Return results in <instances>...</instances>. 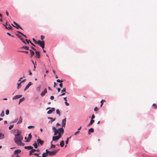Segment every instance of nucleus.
Masks as SVG:
<instances>
[{
	"label": "nucleus",
	"mask_w": 157,
	"mask_h": 157,
	"mask_svg": "<svg viewBox=\"0 0 157 157\" xmlns=\"http://www.w3.org/2000/svg\"><path fill=\"white\" fill-rule=\"evenodd\" d=\"M25 40L28 44H29V42L30 43V42H31L30 40H28L27 39H25Z\"/></svg>",
	"instance_id": "obj_40"
},
{
	"label": "nucleus",
	"mask_w": 157,
	"mask_h": 157,
	"mask_svg": "<svg viewBox=\"0 0 157 157\" xmlns=\"http://www.w3.org/2000/svg\"><path fill=\"white\" fill-rule=\"evenodd\" d=\"M47 93V90L46 88H45L44 91L41 93V95L42 97L44 96L45 94Z\"/></svg>",
	"instance_id": "obj_11"
},
{
	"label": "nucleus",
	"mask_w": 157,
	"mask_h": 157,
	"mask_svg": "<svg viewBox=\"0 0 157 157\" xmlns=\"http://www.w3.org/2000/svg\"><path fill=\"white\" fill-rule=\"evenodd\" d=\"M94 129L93 128H90V129H89V130H88V132H89L88 133L89 134L90 132H94Z\"/></svg>",
	"instance_id": "obj_22"
},
{
	"label": "nucleus",
	"mask_w": 157,
	"mask_h": 157,
	"mask_svg": "<svg viewBox=\"0 0 157 157\" xmlns=\"http://www.w3.org/2000/svg\"><path fill=\"white\" fill-rule=\"evenodd\" d=\"M29 74L30 75H32V73L31 71L30 70H29Z\"/></svg>",
	"instance_id": "obj_50"
},
{
	"label": "nucleus",
	"mask_w": 157,
	"mask_h": 157,
	"mask_svg": "<svg viewBox=\"0 0 157 157\" xmlns=\"http://www.w3.org/2000/svg\"><path fill=\"white\" fill-rule=\"evenodd\" d=\"M57 82H63V80H60L59 79H57L56 80Z\"/></svg>",
	"instance_id": "obj_39"
},
{
	"label": "nucleus",
	"mask_w": 157,
	"mask_h": 157,
	"mask_svg": "<svg viewBox=\"0 0 157 157\" xmlns=\"http://www.w3.org/2000/svg\"><path fill=\"white\" fill-rule=\"evenodd\" d=\"M36 151V150L34 149L33 148V149H31V150L30 151V152L33 153L35 152Z\"/></svg>",
	"instance_id": "obj_33"
},
{
	"label": "nucleus",
	"mask_w": 157,
	"mask_h": 157,
	"mask_svg": "<svg viewBox=\"0 0 157 157\" xmlns=\"http://www.w3.org/2000/svg\"><path fill=\"white\" fill-rule=\"evenodd\" d=\"M23 139L22 136H15L14 139L15 142L18 145H20L21 144V141Z\"/></svg>",
	"instance_id": "obj_1"
},
{
	"label": "nucleus",
	"mask_w": 157,
	"mask_h": 157,
	"mask_svg": "<svg viewBox=\"0 0 157 157\" xmlns=\"http://www.w3.org/2000/svg\"><path fill=\"white\" fill-rule=\"evenodd\" d=\"M54 87H56V86L57 85V84H56V82H54Z\"/></svg>",
	"instance_id": "obj_64"
},
{
	"label": "nucleus",
	"mask_w": 157,
	"mask_h": 157,
	"mask_svg": "<svg viewBox=\"0 0 157 157\" xmlns=\"http://www.w3.org/2000/svg\"><path fill=\"white\" fill-rule=\"evenodd\" d=\"M4 138V135L1 133H0V139H3Z\"/></svg>",
	"instance_id": "obj_20"
},
{
	"label": "nucleus",
	"mask_w": 157,
	"mask_h": 157,
	"mask_svg": "<svg viewBox=\"0 0 157 157\" xmlns=\"http://www.w3.org/2000/svg\"><path fill=\"white\" fill-rule=\"evenodd\" d=\"M29 86L28 85H27L26 86L25 89H24V91H25L26 90H27L29 87Z\"/></svg>",
	"instance_id": "obj_35"
},
{
	"label": "nucleus",
	"mask_w": 157,
	"mask_h": 157,
	"mask_svg": "<svg viewBox=\"0 0 157 157\" xmlns=\"http://www.w3.org/2000/svg\"><path fill=\"white\" fill-rule=\"evenodd\" d=\"M24 100V98H21L20 99L19 101V104H20V103H21V102H22V101H23Z\"/></svg>",
	"instance_id": "obj_26"
},
{
	"label": "nucleus",
	"mask_w": 157,
	"mask_h": 157,
	"mask_svg": "<svg viewBox=\"0 0 157 157\" xmlns=\"http://www.w3.org/2000/svg\"><path fill=\"white\" fill-rule=\"evenodd\" d=\"M36 57L38 58H40V53L39 51H36Z\"/></svg>",
	"instance_id": "obj_15"
},
{
	"label": "nucleus",
	"mask_w": 157,
	"mask_h": 157,
	"mask_svg": "<svg viewBox=\"0 0 157 157\" xmlns=\"http://www.w3.org/2000/svg\"><path fill=\"white\" fill-rule=\"evenodd\" d=\"M58 130L59 131V132H58V133L59 134L58 135H61V134L62 133H63L64 132V129L63 128H59L58 129Z\"/></svg>",
	"instance_id": "obj_6"
},
{
	"label": "nucleus",
	"mask_w": 157,
	"mask_h": 157,
	"mask_svg": "<svg viewBox=\"0 0 157 157\" xmlns=\"http://www.w3.org/2000/svg\"><path fill=\"white\" fill-rule=\"evenodd\" d=\"M66 89L65 88H63L62 90H61V92H65L66 91Z\"/></svg>",
	"instance_id": "obj_47"
},
{
	"label": "nucleus",
	"mask_w": 157,
	"mask_h": 157,
	"mask_svg": "<svg viewBox=\"0 0 157 157\" xmlns=\"http://www.w3.org/2000/svg\"><path fill=\"white\" fill-rule=\"evenodd\" d=\"M34 147L35 148H36L38 147V145L36 144V142H34V144H33V145Z\"/></svg>",
	"instance_id": "obj_25"
},
{
	"label": "nucleus",
	"mask_w": 157,
	"mask_h": 157,
	"mask_svg": "<svg viewBox=\"0 0 157 157\" xmlns=\"http://www.w3.org/2000/svg\"><path fill=\"white\" fill-rule=\"evenodd\" d=\"M30 52V54L31 55V57H33L34 54V52L31 49L29 50Z\"/></svg>",
	"instance_id": "obj_19"
},
{
	"label": "nucleus",
	"mask_w": 157,
	"mask_h": 157,
	"mask_svg": "<svg viewBox=\"0 0 157 157\" xmlns=\"http://www.w3.org/2000/svg\"><path fill=\"white\" fill-rule=\"evenodd\" d=\"M61 137V136L58 135V136H54L52 138V140L53 141H56L58 140Z\"/></svg>",
	"instance_id": "obj_3"
},
{
	"label": "nucleus",
	"mask_w": 157,
	"mask_h": 157,
	"mask_svg": "<svg viewBox=\"0 0 157 157\" xmlns=\"http://www.w3.org/2000/svg\"><path fill=\"white\" fill-rule=\"evenodd\" d=\"M17 35L19 37V38H20V39L22 41V42L24 40L22 37H21L20 36H19L18 35Z\"/></svg>",
	"instance_id": "obj_43"
},
{
	"label": "nucleus",
	"mask_w": 157,
	"mask_h": 157,
	"mask_svg": "<svg viewBox=\"0 0 157 157\" xmlns=\"http://www.w3.org/2000/svg\"><path fill=\"white\" fill-rule=\"evenodd\" d=\"M32 40L35 43H36V42H37V41H36L34 38H33Z\"/></svg>",
	"instance_id": "obj_59"
},
{
	"label": "nucleus",
	"mask_w": 157,
	"mask_h": 157,
	"mask_svg": "<svg viewBox=\"0 0 157 157\" xmlns=\"http://www.w3.org/2000/svg\"><path fill=\"white\" fill-rule=\"evenodd\" d=\"M33 84V83L31 82H29L28 84V85L29 86H31V85H32Z\"/></svg>",
	"instance_id": "obj_52"
},
{
	"label": "nucleus",
	"mask_w": 157,
	"mask_h": 157,
	"mask_svg": "<svg viewBox=\"0 0 157 157\" xmlns=\"http://www.w3.org/2000/svg\"><path fill=\"white\" fill-rule=\"evenodd\" d=\"M7 35H8L9 36H11L12 37H14V36L12 35L11 34H10V33H7Z\"/></svg>",
	"instance_id": "obj_38"
},
{
	"label": "nucleus",
	"mask_w": 157,
	"mask_h": 157,
	"mask_svg": "<svg viewBox=\"0 0 157 157\" xmlns=\"http://www.w3.org/2000/svg\"><path fill=\"white\" fill-rule=\"evenodd\" d=\"M98 108L97 107H96L94 108V111L95 112H96L97 110H98Z\"/></svg>",
	"instance_id": "obj_46"
},
{
	"label": "nucleus",
	"mask_w": 157,
	"mask_h": 157,
	"mask_svg": "<svg viewBox=\"0 0 157 157\" xmlns=\"http://www.w3.org/2000/svg\"><path fill=\"white\" fill-rule=\"evenodd\" d=\"M9 110H7L6 111V114L7 115H8L9 114Z\"/></svg>",
	"instance_id": "obj_44"
},
{
	"label": "nucleus",
	"mask_w": 157,
	"mask_h": 157,
	"mask_svg": "<svg viewBox=\"0 0 157 157\" xmlns=\"http://www.w3.org/2000/svg\"><path fill=\"white\" fill-rule=\"evenodd\" d=\"M4 111L3 110L2 111V112L0 114V116L1 117H3L4 116Z\"/></svg>",
	"instance_id": "obj_29"
},
{
	"label": "nucleus",
	"mask_w": 157,
	"mask_h": 157,
	"mask_svg": "<svg viewBox=\"0 0 157 157\" xmlns=\"http://www.w3.org/2000/svg\"><path fill=\"white\" fill-rule=\"evenodd\" d=\"M25 148L28 149V150H31L33 149V147L31 146H25L24 147Z\"/></svg>",
	"instance_id": "obj_17"
},
{
	"label": "nucleus",
	"mask_w": 157,
	"mask_h": 157,
	"mask_svg": "<svg viewBox=\"0 0 157 157\" xmlns=\"http://www.w3.org/2000/svg\"><path fill=\"white\" fill-rule=\"evenodd\" d=\"M22 96V95H17L15 96H14V97L13 98V99L14 100L15 99H17V98H19L21 97Z\"/></svg>",
	"instance_id": "obj_12"
},
{
	"label": "nucleus",
	"mask_w": 157,
	"mask_h": 157,
	"mask_svg": "<svg viewBox=\"0 0 157 157\" xmlns=\"http://www.w3.org/2000/svg\"><path fill=\"white\" fill-rule=\"evenodd\" d=\"M37 142L38 145L39 146V144H40L41 145H42L44 143V141L40 139H38L37 140Z\"/></svg>",
	"instance_id": "obj_4"
},
{
	"label": "nucleus",
	"mask_w": 157,
	"mask_h": 157,
	"mask_svg": "<svg viewBox=\"0 0 157 157\" xmlns=\"http://www.w3.org/2000/svg\"><path fill=\"white\" fill-rule=\"evenodd\" d=\"M54 97L53 96H52L50 97V99L51 100H53L54 99Z\"/></svg>",
	"instance_id": "obj_60"
},
{
	"label": "nucleus",
	"mask_w": 157,
	"mask_h": 157,
	"mask_svg": "<svg viewBox=\"0 0 157 157\" xmlns=\"http://www.w3.org/2000/svg\"><path fill=\"white\" fill-rule=\"evenodd\" d=\"M13 125H10L9 127V129H10V130H11L13 127Z\"/></svg>",
	"instance_id": "obj_37"
},
{
	"label": "nucleus",
	"mask_w": 157,
	"mask_h": 157,
	"mask_svg": "<svg viewBox=\"0 0 157 157\" xmlns=\"http://www.w3.org/2000/svg\"><path fill=\"white\" fill-rule=\"evenodd\" d=\"M59 150V149H57L53 151H49V155H55L58 152V151Z\"/></svg>",
	"instance_id": "obj_2"
},
{
	"label": "nucleus",
	"mask_w": 157,
	"mask_h": 157,
	"mask_svg": "<svg viewBox=\"0 0 157 157\" xmlns=\"http://www.w3.org/2000/svg\"><path fill=\"white\" fill-rule=\"evenodd\" d=\"M40 154V153L39 154L38 153H34L33 154V155L35 156H38Z\"/></svg>",
	"instance_id": "obj_54"
},
{
	"label": "nucleus",
	"mask_w": 157,
	"mask_h": 157,
	"mask_svg": "<svg viewBox=\"0 0 157 157\" xmlns=\"http://www.w3.org/2000/svg\"><path fill=\"white\" fill-rule=\"evenodd\" d=\"M16 131H17V134L16 135H15V136H22L21 135V131L18 130H16Z\"/></svg>",
	"instance_id": "obj_13"
},
{
	"label": "nucleus",
	"mask_w": 157,
	"mask_h": 157,
	"mask_svg": "<svg viewBox=\"0 0 157 157\" xmlns=\"http://www.w3.org/2000/svg\"><path fill=\"white\" fill-rule=\"evenodd\" d=\"M152 106L153 107H154V108L155 109H156L157 108V105H156V104H153L152 105Z\"/></svg>",
	"instance_id": "obj_32"
},
{
	"label": "nucleus",
	"mask_w": 157,
	"mask_h": 157,
	"mask_svg": "<svg viewBox=\"0 0 157 157\" xmlns=\"http://www.w3.org/2000/svg\"><path fill=\"white\" fill-rule=\"evenodd\" d=\"M34 126H29L28 127V128H29V129H30L31 128H34Z\"/></svg>",
	"instance_id": "obj_51"
},
{
	"label": "nucleus",
	"mask_w": 157,
	"mask_h": 157,
	"mask_svg": "<svg viewBox=\"0 0 157 157\" xmlns=\"http://www.w3.org/2000/svg\"><path fill=\"white\" fill-rule=\"evenodd\" d=\"M46 152H45V153H46V154H49V151H48V149H46Z\"/></svg>",
	"instance_id": "obj_57"
},
{
	"label": "nucleus",
	"mask_w": 157,
	"mask_h": 157,
	"mask_svg": "<svg viewBox=\"0 0 157 157\" xmlns=\"http://www.w3.org/2000/svg\"><path fill=\"white\" fill-rule=\"evenodd\" d=\"M21 82L18 83V86L17 87V89H19V88L21 86Z\"/></svg>",
	"instance_id": "obj_41"
},
{
	"label": "nucleus",
	"mask_w": 157,
	"mask_h": 157,
	"mask_svg": "<svg viewBox=\"0 0 157 157\" xmlns=\"http://www.w3.org/2000/svg\"><path fill=\"white\" fill-rule=\"evenodd\" d=\"M30 44L33 46L35 47V45L33 43H32L31 42H30Z\"/></svg>",
	"instance_id": "obj_63"
},
{
	"label": "nucleus",
	"mask_w": 157,
	"mask_h": 157,
	"mask_svg": "<svg viewBox=\"0 0 157 157\" xmlns=\"http://www.w3.org/2000/svg\"><path fill=\"white\" fill-rule=\"evenodd\" d=\"M22 48H24V49H25L26 50H29V47L28 46H23L22 47Z\"/></svg>",
	"instance_id": "obj_21"
},
{
	"label": "nucleus",
	"mask_w": 157,
	"mask_h": 157,
	"mask_svg": "<svg viewBox=\"0 0 157 157\" xmlns=\"http://www.w3.org/2000/svg\"><path fill=\"white\" fill-rule=\"evenodd\" d=\"M19 52H25V53H26V54H28L29 53L27 51H19Z\"/></svg>",
	"instance_id": "obj_34"
},
{
	"label": "nucleus",
	"mask_w": 157,
	"mask_h": 157,
	"mask_svg": "<svg viewBox=\"0 0 157 157\" xmlns=\"http://www.w3.org/2000/svg\"><path fill=\"white\" fill-rule=\"evenodd\" d=\"M52 128H53L54 132L55 131L57 130V129L55 127H52Z\"/></svg>",
	"instance_id": "obj_48"
},
{
	"label": "nucleus",
	"mask_w": 157,
	"mask_h": 157,
	"mask_svg": "<svg viewBox=\"0 0 157 157\" xmlns=\"http://www.w3.org/2000/svg\"><path fill=\"white\" fill-rule=\"evenodd\" d=\"M22 118L21 117H20L19 121L17 122V124H19L21 123L22 122Z\"/></svg>",
	"instance_id": "obj_24"
},
{
	"label": "nucleus",
	"mask_w": 157,
	"mask_h": 157,
	"mask_svg": "<svg viewBox=\"0 0 157 157\" xmlns=\"http://www.w3.org/2000/svg\"><path fill=\"white\" fill-rule=\"evenodd\" d=\"M40 86L37 87L36 88V90H37V91H38L39 92L40 91Z\"/></svg>",
	"instance_id": "obj_45"
},
{
	"label": "nucleus",
	"mask_w": 157,
	"mask_h": 157,
	"mask_svg": "<svg viewBox=\"0 0 157 157\" xmlns=\"http://www.w3.org/2000/svg\"><path fill=\"white\" fill-rule=\"evenodd\" d=\"M4 25L6 29H13V28L10 25H9L8 26H7L8 25L7 22H6V25Z\"/></svg>",
	"instance_id": "obj_7"
},
{
	"label": "nucleus",
	"mask_w": 157,
	"mask_h": 157,
	"mask_svg": "<svg viewBox=\"0 0 157 157\" xmlns=\"http://www.w3.org/2000/svg\"><path fill=\"white\" fill-rule=\"evenodd\" d=\"M58 133V130L54 131V135L56 136V135H57V133Z\"/></svg>",
	"instance_id": "obj_36"
},
{
	"label": "nucleus",
	"mask_w": 157,
	"mask_h": 157,
	"mask_svg": "<svg viewBox=\"0 0 157 157\" xmlns=\"http://www.w3.org/2000/svg\"><path fill=\"white\" fill-rule=\"evenodd\" d=\"M105 101V100H102L101 101V104H103V101Z\"/></svg>",
	"instance_id": "obj_61"
},
{
	"label": "nucleus",
	"mask_w": 157,
	"mask_h": 157,
	"mask_svg": "<svg viewBox=\"0 0 157 157\" xmlns=\"http://www.w3.org/2000/svg\"><path fill=\"white\" fill-rule=\"evenodd\" d=\"M39 45L40 47H41L42 49H43L44 47V40L42 41H41V42L40 43Z\"/></svg>",
	"instance_id": "obj_9"
},
{
	"label": "nucleus",
	"mask_w": 157,
	"mask_h": 157,
	"mask_svg": "<svg viewBox=\"0 0 157 157\" xmlns=\"http://www.w3.org/2000/svg\"><path fill=\"white\" fill-rule=\"evenodd\" d=\"M21 151L20 149H17V150H15L14 151V153L15 154H18V153H20Z\"/></svg>",
	"instance_id": "obj_16"
},
{
	"label": "nucleus",
	"mask_w": 157,
	"mask_h": 157,
	"mask_svg": "<svg viewBox=\"0 0 157 157\" xmlns=\"http://www.w3.org/2000/svg\"><path fill=\"white\" fill-rule=\"evenodd\" d=\"M48 118L49 119H50L51 120L52 122L54 121L55 120L56 118H52L51 117H48Z\"/></svg>",
	"instance_id": "obj_30"
},
{
	"label": "nucleus",
	"mask_w": 157,
	"mask_h": 157,
	"mask_svg": "<svg viewBox=\"0 0 157 157\" xmlns=\"http://www.w3.org/2000/svg\"><path fill=\"white\" fill-rule=\"evenodd\" d=\"M42 41L40 40H39L38 41H37V42H36V44H38V45Z\"/></svg>",
	"instance_id": "obj_42"
},
{
	"label": "nucleus",
	"mask_w": 157,
	"mask_h": 157,
	"mask_svg": "<svg viewBox=\"0 0 157 157\" xmlns=\"http://www.w3.org/2000/svg\"><path fill=\"white\" fill-rule=\"evenodd\" d=\"M31 48L33 49V50H34V51H36V49L35 48H34L33 47H31Z\"/></svg>",
	"instance_id": "obj_62"
},
{
	"label": "nucleus",
	"mask_w": 157,
	"mask_h": 157,
	"mask_svg": "<svg viewBox=\"0 0 157 157\" xmlns=\"http://www.w3.org/2000/svg\"><path fill=\"white\" fill-rule=\"evenodd\" d=\"M13 23L16 25L17 27H16V26H15L14 25L12 24V26L15 28H16L17 29H18L19 28H20L21 29H23L17 23H16L15 21L13 22Z\"/></svg>",
	"instance_id": "obj_5"
},
{
	"label": "nucleus",
	"mask_w": 157,
	"mask_h": 157,
	"mask_svg": "<svg viewBox=\"0 0 157 157\" xmlns=\"http://www.w3.org/2000/svg\"><path fill=\"white\" fill-rule=\"evenodd\" d=\"M95 117V116L94 114H93L91 117V119H93Z\"/></svg>",
	"instance_id": "obj_56"
},
{
	"label": "nucleus",
	"mask_w": 157,
	"mask_h": 157,
	"mask_svg": "<svg viewBox=\"0 0 157 157\" xmlns=\"http://www.w3.org/2000/svg\"><path fill=\"white\" fill-rule=\"evenodd\" d=\"M64 144V142L63 141H62L60 143V145L61 147H63Z\"/></svg>",
	"instance_id": "obj_23"
},
{
	"label": "nucleus",
	"mask_w": 157,
	"mask_h": 157,
	"mask_svg": "<svg viewBox=\"0 0 157 157\" xmlns=\"http://www.w3.org/2000/svg\"><path fill=\"white\" fill-rule=\"evenodd\" d=\"M94 122V120L93 119H91V121L89 123V124H88V126H89L91 125H92L93 123Z\"/></svg>",
	"instance_id": "obj_18"
},
{
	"label": "nucleus",
	"mask_w": 157,
	"mask_h": 157,
	"mask_svg": "<svg viewBox=\"0 0 157 157\" xmlns=\"http://www.w3.org/2000/svg\"><path fill=\"white\" fill-rule=\"evenodd\" d=\"M68 140H69L68 138H67L66 140V144H67L68 143Z\"/></svg>",
	"instance_id": "obj_53"
},
{
	"label": "nucleus",
	"mask_w": 157,
	"mask_h": 157,
	"mask_svg": "<svg viewBox=\"0 0 157 157\" xmlns=\"http://www.w3.org/2000/svg\"><path fill=\"white\" fill-rule=\"evenodd\" d=\"M65 103L66 104V105H67V106H68L69 105V103H67V101H65Z\"/></svg>",
	"instance_id": "obj_55"
},
{
	"label": "nucleus",
	"mask_w": 157,
	"mask_h": 157,
	"mask_svg": "<svg viewBox=\"0 0 157 157\" xmlns=\"http://www.w3.org/2000/svg\"><path fill=\"white\" fill-rule=\"evenodd\" d=\"M66 118H65L63 119L62 121V127H65V126L66 123Z\"/></svg>",
	"instance_id": "obj_8"
},
{
	"label": "nucleus",
	"mask_w": 157,
	"mask_h": 157,
	"mask_svg": "<svg viewBox=\"0 0 157 157\" xmlns=\"http://www.w3.org/2000/svg\"><path fill=\"white\" fill-rule=\"evenodd\" d=\"M56 112L57 114L59 115V116L60 115V112L59 109H57L56 110Z\"/></svg>",
	"instance_id": "obj_31"
},
{
	"label": "nucleus",
	"mask_w": 157,
	"mask_h": 157,
	"mask_svg": "<svg viewBox=\"0 0 157 157\" xmlns=\"http://www.w3.org/2000/svg\"><path fill=\"white\" fill-rule=\"evenodd\" d=\"M48 155V154L45 152L44 153L42 154V157H46Z\"/></svg>",
	"instance_id": "obj_27"
},
{
	"label": "nucleus",
	"mask_w": 157,
	"mask_h": 157,
	"mask_svg": "<svg viewBox=\"0 0 157 157\" xmlns=\"http://www.w3.org/2000/svg\"><path fill=\"white\" fill-rule=\"evenodd\" d=\"M32 137V135L31 133L29 134L28 135V138L27 139L26 142H29L30 141Z\"/></svg>",
	"instance_id": "obj_14"
},
{
	"label": "nucleus",
	"mask_w": 157,
	"mask_h": 157,
	"mask_svg": "<svg viewBox=\"0 0 157 157\" xmlns=\"http://www.w3.org/2000/svg\"><path fill=\"white\" fill-rule=\"evenodd\" d=\"M59 86L60 87L62 88L63 87V84L62 83H60L59 84Z\"/></svg>",
	"instance_id": "obj_58"
},
{
	"label": "nucleus",
	"mask_w": 157,
	"mask_h": 157,
	"mask_svg": "<svg viewBox=\"0 0 157 157\" xmlns=\"http://www.w3.org/2000/svg\"><path fill=\"white\" fill-rule=\"evenodd\" d=\"M51 109L49 110L48 112L47 113L49 114L52 113V112L54 111H55V109L53 108H51Z\"/></svg>",
	"instance_id": "obj_10"
},
{
	"label": "nucleus",
	"mask_w": 157,
	"mask_h": 157,
	"mask_svg": "<svg viewBox=\"0 0 157 157\" xmlns=\"http://www.w3.org/2000/svg\"><path fill=\"white\" fill-rule=\"evenodd\" d=\"M52 142L51 143V148H55L56 147V146H55V145H53V144H52Z\"/></svg>",
	"instance_id": "obj_28"
},
{
	"label": "nucleus",
	"mask_w": 157,
	"mask_h": 157,
	"mask_svg": "<svg viewBox=\"0 0 157 157\" xmlns=\"http://www.w3.org/2000/svg\"><path fill=\"white\" fill-rule=\"evenodd\" d=\"M40 37L41 40H43L44 38V36L43 35H41Z\"/></svg>",
	"instance_id": "obj_49"
}]
</instances>
